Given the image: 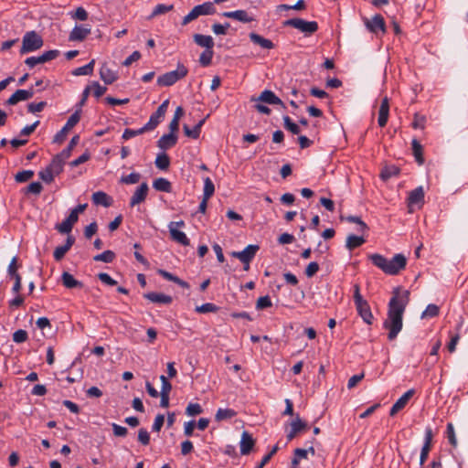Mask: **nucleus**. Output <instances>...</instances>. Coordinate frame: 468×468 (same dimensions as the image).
I'll return each mask as SVG.
<instances>
[{
  "label": "nucleus",
  "mask_w": 468,
  "mask_h": 468,
  "mask_svg": "<svg viewBox=\"0 0 468 468\" xmlns=\"http://www.w3.org/2000/svg\"><path fill=\"white\" fill-rule=\"evenodd\" d=\"M28 335L26 330L18 329L13 334V341L17 344L24 343L27 340Z\"/></svg>",
  "instance_id": "6e6d98bb"
},
{
  "label": "nucleus",
  "mask_w": 468,
  "mask_h": 468,
  "mask_svg": "<svg viewBox=\"0 0 468 468\" xmlns=\"http://www.w3.org/2000/svg\"><path fill=\"white\" fill-rule=\"evenodd\" d=\"M283 125L284 128L290 131L292 134H299L300 128L294 123L289 116H283Z\"/></svg>",
  "instance_id": "8fccbe9b"
},
{
  "label": "nucleus",
  "mask_w": 468,
  "mask_h": 468,
  "mask_svg": "<svg viewBox=\"0 0 468 468\" xmlns=\"http://www.w3.org/2000/svg\"><path fill=\"white\" fill-rule=\"evenodd\" d=\"M153 187L157 191L170 193L172 191L171 183L164 177H159L153 182Z\"/></svg>",
  "instance_id": "72a5a7b5"
},
{
  "label": "nucleus",
  "mask_w": 468,
  "mask_h": 468,
  "mask_svg": "<svg viewBox=\"0 0 468 468\" xmlns=\"http://www.w3.org/2000/svg\"><path fill=\"white\" fill-rule=\"evenodd\" d=\"M223 16L232 18L242 23H250L254 21V17L250 16L246 10L228 11L222 14Z\"/></svg>",
  "instance_id": "6ab92c4d"
},
{
  "label": "nucleus",
  "mask_w": 468,
  "mask_h": 468,
  "mask_svg": "<svg viewBox=\"0 0 468 468\" xmlns=\"http://www.w3.org/2000/svg\"><path fill=\"white\" fill-rule=\"evenodd\" d=\"M34 96L33 89L17 90L5 101L6 105H16L17 102L27 101Z\"/></svg>",
  "instance_id": "ddd939ff"
},
{
  "label": "nucleus",
  "mask_w": 468,
  "mask_h": 468,
  "mask_svg": "<svg viewBox=\"0 0 468 468\" xmlns=\"http://www.w3.org/2000/svg\"><path fill=\"white\" fill-rule=\"evenodd\" d=\"M90 34V27L75 26L69 36V41H83Z\"/></svg>",
  "instance_id": "f3484780"
},
{
  "label": "nucleus",
  "mask_w": 468,
  "mask_h": 468,
  "mask_svg": "<svg viewBox=\"0 0 468 468\" xmlns=\"http://www.w3.org/2000/svg\"><path fill=\"white\" fill-rule=\"evenodd\" d=\"M66 160L62 158L58 154H56L50 164L44 169L38 173V176L45 183L50 184L53 182L55 176H58L62 171L65 165Z\"/></svg>",
  "instance_id": "7ed1b4c3"
},
{
  "label": "nucleus",
  "mask_w": 468,
  "mask_h": 468,
  "mask_svg": "<svg viewBox=\"0 0 468 468\" xmlns=\"http://www.w3.org/2000/svg\"><path fill=\"white\" fill-rule=\"evenodd\" d=\"M399 168L396 165L386 166L380 173V177L383 180H388L389 178L396 176L399 174Z\"/></svg>",
  "instance_id": "a19ab883"
},
{
  "label": "nucleus",
  "mask_w": 468,
  "mask_h": 468,
  "mask_svg": "<svg viewBox=\"0 0 468 468\" xmlns=\"http://www.w3.org/2000/svg\"><path fill=\"white\" fill-rule=\"evenodd\" d=\"M148 185L147 183H142L134 191L133 195L131 197L130 200V206L134 207L142 202H144L147 197L148 194Z\"/></svg>",
  "instance_id": "2eb2a0df"
},
{
  "label": "nucleus",
  "mask_w": 468,
  "mask_h": 468,
  "mask_svg": "<svg viewBox=\"0 0 468 468\" xmlns=\"http://www.w3.org/2000/svg\"><path fill=\"white\" fill-rule=\"evenodd\" d=\"M78 219L79 218L75 216V213H69L68 218H66L60 224L56 225V229L62 234H69Z\"/></svg>",
  "instance_id": "4be33fe9"
},
{
  "label": "nucleus",
  "mask_w": 468,
  "mask_h": 468,
  "mask_svg": "<svg viewBox=\"0 0 468 468\" xmlns=\"http://www.w3.org/2000/svg\"><path fill=\"white\" fill-rule=\"evenodd\" d=\"M415 391L414 389H409L405 392L391 407L389 415L395 416L399 411L403 410L408 404L409 400L412 398Z\"/></svg>",
  "instance_id": "4468645a"
},
{
  "label": "nucleus",
  "mask_w": 468,
  "mask_h": 468,
  "mask_svg": "<svg viewBox=\"0 0 468 468\" xmlns=\"http://www.w3.org/2000/svg\"><path fill=\"white\" fill-rule=\"evenodd\" d=\"M46 101L31 102L27 105V111L31 113L39 112L46 107Z\"/></svg>",
  "instance_id": "680f3d73"
},
{
  "label": "nucleus",
  "mask_w": 468,
  "mask_h": 468,
  "mask_svg": "<svg viewBox=\"0 0 468 468\" xmlns=\"http://www.w3.org/2000/svg\"><path fill=\"white\" fill-rule=\"evenodd\" d=\"M283 27H292L298 29L305 36H310L315 33L319 27L316 21H306L302 18H291L283 22Z\"/></svg>",
  "instance_id": "423d86ee"
},
{
  "label": "nucleus",
  "mask_w": 468,
  "mask_h": 468,
  "mask_svg": "<svg viewBox=\"0 0 468 468\" xmlns=\"http://www.w3.org/2000/svg\"><path fill=\"white\" fill-rule=\"evenodd\" d=\"M409 291H405L402 295H399V290L397 288L388 303V318L383 325L388 330V338L390 341L394 340L402 329V317L409 301Z\"/></svg>",
  "instance_id": "f257e3e1"
},
{
  "label": "nucleus",
  "mask_w": 468,
  "mask_h": 468,
  "mask_svg": "<svg viewBox=\"0 0 468 468\" xmlns=\"http://www.w3.org/2000/svg\"><path fill=\"white\" fill-rule=\"evenodd\" d=\"M33 176H34V172L33 171H31V170H23V171L18 172L16 175L15 179L18 183H24V182H27L29 179H31L33 177Z\"/></svg>",
  "instance_id": "5fc2aeb1"
},
{
  "label": "nucleus",
  "mask_w": 468,
  "mask_h": 468,
  "mask_svg": "<svg viewBox=\"0 0 468 468\" xmlns=\"http://www.w3.org/2000/svg\"><path fill=\"white\" fill-rule=\"evenodd\" d=\"M249 37L251 42H253L256 45H259L262 48L271 49L274 48V44L272 43V41H271L268 38L263 37L262 36H261L255 32L250 33Z\"/></svg>",
  "instance_id": "c756f323"
},
{
  "label": "nucleus",
  "mask_w": 468,
  "mask_h": 468,
  "mask_svg": "<svg viewBox=\"0 0 468 468\" xmlns=\"http://www.w3.org/2000/svg\"><path fill=\"white\" fill-rule=\"evenodd\" d=\"M366 242V239L363 237L356 236V235H348L346 238V247L349 250H353L360 246H362Z\"/></svg>",
  "instance_id": "f704fd0d"
},
{
  "label": "nucleus",
  "mask_w": 468,
  "mask_h": 468,
  "mask_svg": "<svg viewBox=\"0 0 468 468\" xmlns=\"http://www.w3.org/2000/svg\"><path fill=\"white\" fill-rule=\"evenodd\" d=\"M43 187L39 182H32L27 186V192L38 195L41 193Z\"/></svg>",
  "instance_id": "774afa93"
},
{
  "label": "nucleus",
  "mask_w": 468,
  "mask_h": 468,
  "mask_svg": "<svg viewBox=\"0 0 468 468\" xmlns=\"http://www.w3.org/2000/svg\"><path fill=\"white\" fill-rule=\"evenodd\" d=\"M160 380L162 382V388H161L160 394L169 395V393H170V391L172 389L171 383L168 381L167 378L165 377L164 375H162L160 377Z\"/></svg>",
  "instance_id": "338daca9"
},
{
  "label": "nucleus",
  "mask_w": 468,
  "mask_h": 468,
  "mask_svg": "<svg viewBox=\"0 0 468 468\" xmlns=\"http://www.w3.org/2000/svg\"><path fill=\"white\" fill-rule=\"evenodd\" d=\"M80 116L79 112H75L73 114H71L62 129L55 134L53 143L61 144L66 139L68 132L80 122Z\"/></svg>",
  "instance_id": "6e6552de"
},
{
  "label": "nucleus",
  "mask_w": 468,
  "mask_h": 468,
  "mask_svg": "<svg viewBox=\"0 0 468 468\" xmlns=\"http://www.w3.org/2000/svg\"><path fill=\"white\" fill-rule=\"evenodd\" d=\"M193 11L197 16V18L200 16H208L216 13V7L214 3L205 2L201 5L194 6Z\"/></svg>",
  "instance_id": "cd10ccee"
},
{
  "label": "nucleus",
  "mask_w": 468,
  "mask_h": 468,
  "mask_svg": "<svg viewBox=\"0 0 468 468\" xmlns=\"http://www.w3.org/2000/svg\"><path fill=\"white\" fill-rule=\"evenodd\" d=\"M364 22L367 28L372 33L386 32L385 20L381 15H375L371 19L365 18Z\"/></svg>",
  "instance_id": "f8f14e48"
},
{
  "label": "nucleus",
  "mask_w": 468,
  "mask_h": 468,
  "mask_svg": "<svg viewBox=\"0 0 468 468\" xmlns=\"http://www.w3.org/2000/svg\"><path fill=\"white\" fill-rule=\"evenodd\" d=\"M440 308L438 305L431 303L421 314V318H432L439 315Z\"/></svg>",
  "instance_id": "de8ad7c7"
},
{
  "label": "nucleus",
  "mask_w": 468,
  "mask_h": 468,
  "mask_svg": "<svg viewBox=\"0 0 468 468\" xmlns=\"http://www.w3.org/2000/svg\"><path fill=\"white\" fill-rule=\"evenodd\" d=\"M318 271L319 264L315 261H312L307 265L304 273L308 278H312Z\"/></svg>",
  "instance_id": "69168bd1"
},
{
  "label": "nucleus",
  "mask_w": 468,
  "mask_h": 468,
  "mask_svg": "<svg viewBox=\"0 0 468 468\" xmlns=\"http://www.w3.org/2000/svg\"><path fill=\"white\" fill-rule=\"evenodd\" d=\"M114 258H115V253L113 251L108 250L103 251L101 254L94 256L93 260L95 261H102V262H106V263H111L113 261Z\"/></svg>",
  "instance_id": "a18cd8bd"
},
{
  "label": "nucleus",
  "mask_w": 468,
  "mask_h": 468,
  "mask_svg": "<svg viewBox=\"0 0 468 468\" xmlns=\"http://www.w3.org/2000/svg\"><path fill=\"white\" fill-rule=\"evenodd\" d=\"M144 297L152 303L159 304H170L173 302V298L170 295H166L161 292H150L144 294Z\"/></svg>",
  "instance_id": "412c9836"
},
{
  "label": "nucleus",
  "mask_w": 468,
  "mask_h": 468,
  "mask_svg": "<svg viewBox=\"0 0 468 468\" xmlns=\"http://www.w3.org/2000/svg\"><path fill=\"white\" fill-rule=\"evenodd\" d=\"M174 9V5H165V4H158L154 8L151 16L149 18H153L154 16H157L159 15L165 14L169 11H172Z\"/></svg>",
  "instance_id": "37998d69"
},
{
  "label": "nucleus",
  "mask_w": 468,
  "mask_h": 468,
  "mask_svg": "<svg viewBox=\"0 0 468 468\" xmlns=\"http://www.w3.org/2000/svg\"><path fill=\"white\" fill-rule=\"evenodd\" d=\"M260 247L258 245H248L241 251H233L231 256L239 259L242 263H250L255 257Z\"/></svg>",
  "instance_id": "9b49d317"
},
{
  "label": "nucleus",
  "mask_w": 468,
  "mask_h": 468,
  "mask_svg": "<svg viewBox=\"0 0 468 468\" xmlns=\"http://www.w3.org/2000/svg\"><path fill=\"white\" fill-rule=\"evenodd\" d=\"M44 41L42 37L34 30L27 31L22 38V47L20 54H27L34 52L43 47Z\"/></svg>",
  "instance_id": "20e7f679"
},
{
  "label": "nucleus",
  "mask_w": 468,
  "mask_h": 468,
  "mask_svg": "<svg viewBox=\"0 0 468 468\" xmlns=\"http://www.w3.org/2000/svg\"><path fill=\"white\" fill-rule=\"evenodd\" d=\"M79 140H80V136L79 135L73 136L71 138L69 145L65 149H63L58 154L67 161V159H69V157L71 154L72 149L79 143Z\"/></svg>",
  "instance_id": "79ce46f5"
},
{
  "label": "nucleus",
  "mask_w": 468,
  "mask_h": 468,
  "mask_svg": "<svg viewBox=\"0 0 468 468\" xmlns=\"http://www.w3.org/2000/svg\"><path fill=\"white\" fill-rule=\"evenodd\" d=\"M90 90H93V95L98 99L101 97L107 90V88L104 86H101L98 81H93L91 83Z\"/></svg>",
  "instance_id": "4d7b16f0"
},
{
  "label": "nucleus",
  "mask_w": 468,
  "mask_h": 468,
  "mask_svg": "<svg viewBox=\"0 0 468 468\" xmlns=\"http://www.w3.org/2000/svg\"><path fill=\"white\" fill-rule=\"evenodd\" d=\"M74 242H75V238L71 235H69L66 239L65 244L62 246H58L55 249L54 253H53L54 259L57 261H61L64 258L65 254L73 246Z\"/></svg>",
  "instance_id": "a211bd4d"
},
{
  "label": "nucleus",
  "mask_w": 468,
  "mask_h": 468,
  "mask_svg": "<svg viewBox=\"0 0 468 468\" xmlns=\"http://www.w3.org/2000/svg\"><path fill=\"white\" fill-rule=\"evenodd\" d=\"M185 226V222L183 220L180 221H172L168 225L169 232L173 240L177 243L187 246L189 245V239L186 235L178 229L179 227Z\"/></svg>",
  "instance_id": "1a4fd4ad"
},
{
  "label": "nucleus",
  "mask_w": 468,
  "mask_h": 468,
  "mask_svg": "<svg viewBox=\"0 0 468 468\" xmlns=\"http://www.w3.org/2000/svg\"><path fill=\"white\" fill-rule=\"evenodd\" d=\"M194 41L197 45L205 48L206 49H213L214 40L211 36L195 34Z\"/></svg>",
  "instance_id": "473e14b6"
},
{
  "label": "nucleus",
  "mask_w": 468,
  "mask_h": 468,
  "mask_svg": "<svg viewBox=\"0 0 468 468\" xmlns=\"http://www.w3.org/2000/svg\"><path fill=\"white\" fill-rule=\"evenodd\" d=\"M424 201V190L422 186H419L410 192L408 202L409 205H419Z\"/></svg>",
  "instance_id": "2f4dec72"
},
{
  "label": "nucleus",
  "mask_w": 468,
  "mask_h": 468,
  "mask_svg": "<svg viewBox=\"0 0 468 468\" xmlns=\"http://www.w3.org/2000/svg\"><path fill=\"white\" fill-rule=\"evenodd\" d=\"M271 305H272L271 300L270 296H268V295L260 297L256 303V308L258 310H262V309L271 307Z\"/></svg>",
  "instance_id": "13d9d810"
},
{
  "label": "nucleus",
  "mask_w": 468,
  "mask_h": 468,
  "mask_svg": "<svg viewBox=\"0 0 468 468\" xmlns=\"http://www.w3.org/2000/svg\"><path fill=\"white\" fill-rule=\"evenodd\" d=\"M187 73V68L182 63H178L176 70H172L159 76L157 78V84L163 87L172 86L179 80L185 78Z\"/></svg>",
  "instance_id": "39448f33"
},
{
  "label": "nucleus",
  "mask_w": 468,
  "mask_h": 468,
  "mask_svg": "<svg viewBox=\"0 0 468 468\" xmlns=\"http://www.w3.org/2000/svg\"><path fill=\"white\" fill-rule=\"evenodd\" d=\"M145 129L144 128V126L138 130H132V129H125L123 133H122V139L124 140H129L136 135H139V134H142L144 133H145Z\"/></svg>",
  "instance_id": "052dcab7"
},
{
  "label": "nucleus",
  "mask_w": 468,
  "mask_h": 468,
  "mask_svg": "<svg viewBox=\"0 0 468 468\" xmlns=\"http://www.w3.org/2000/svg\"><path fill=\"white\" fill-rule=\"evenodd\" d=\"M254 444L255 441L252 436L248 431H243L240 440V453L243 455L249 454Z\"/></svg>",
  "instance_id": "a878e982"
},
{
  "label": "nucleus",
  "mask_w": 468,
  "mask_h": 468,
  "mask_svg": "<svg viewBox=\"0 0 468 468\" xmlns=\"http://www.w3.org/2000/svg\"><path fill=\"white\" fill-rule=\"evenodd\" d=\"M350 223H356L359 228L357 229L358 232H366L368 229L367 225L361 219L360 217L357 216H348L346 218Z\"/></svg>",
  "instance_id": "3c124183"
},
{
  "label": "nucleus",
  "mask_w": 468,
  "mask_h": 468,
  "mask_svg": "<svg viewBox=\"0 0 468 468\" xmlns=\"http://www.w3.org/2000/svg\"><path fill=\"white\" fill-rule=\"evenodd\" d=\"M91 200L96 206H102L104 207H109L112 206V197H109L103 191H97L92 194Z\"/></svg>",
  "instance_id": "bb28decb"
},
{
  "label": "nucleus",
  "mask_w": 468,
  "mask_h": 468,
  "mask_svg": "<svg viewBox=\"0 0 468 468\" xmlns=\"http://www.w3.org/2000/svg\"><path fill=\"white\" fill-rule=\"evenodd\" d=\"M188 416H196L202 413V408L198 403H189L186 409Z\"/></svg>",
  "instance_id": "bf43d9fd"
},
{
  "label": "nucleus",
  "mask_w": 468,
  "mask_h": 468,
  "mask_svg": "<svg viewBox=\"0 0 468 468\" xmlns=\"http://www.w3.org/2000/svg\"><path fill=\"white\" fill-rule=\"evenodd\" d=\"M138 441L144 446L150 443V434L147 430L142 428L138 431Z\"/></svg>",
  "instance_id": "e2e57ef3"
},
{
  "label": "nucleus",
  "mask_w": 468,
  "mask_h": 468,
  "mask_svg": "<svg viewBox=\"0 0 468 468\" xmlns=\"http://www.w3.org/2000/svg\"><path fill=\"white\" fill-rule=\"evenodd\" d=\"M215 192V186L212 180L209 177L204 178V189H203V197L206 198H210Z\"/></svg>",
  "instance_id": "49530a36"
},
{
  "label": "nucleus",
  "mask_w": 468,
  "mask_h": 468,
  "mask_svg": "<svg viewBox=\"0 0 468 468\" xmlns=\"http://www.w3.org/2000/svg\"><path fill=\"white\" fill-rule=\"evenodd\" d=\"M100 77L105 84L109 85L113 83L118 76L117 73L112 70L107 64H103L100 69Z\"/></svg>",
  "instance_id": "c85d7f7f"
},
{
  "label": "nucleus",
  "mask_w": 468,
  "mask_h": 468,
  "mask_svg": "<svg viewBox=\"0 0 468 468\" xmlns=\"http://www.w3.org/2000/svg\"><path fill=\"white\" fill-rule=\"evenodd\" d=\"M204 122H205V120H201L197 124H196L193 127V129H190L187 125H184L185 134L193 139L198 138V136L200 134L201 127Z\"/></svg>",
  "instance_id": "58836bf2"
},
{
  "label": "nucleus",
  "mask_w": 468,
  "mask_h": 468,
  "mask_svg": "<svg viewBox=\"0 0 468 468\" xmlns=\"http://www.w3.org/2000/svg\"><path fill=\"white\" fill-rule=\"evenodd\" d=\"M58 55L59 51L57 49L48 50L38 57H29L26 58L25 64L27 65L29 68H34L37 64H43L48 61L55 59Z\"/></svg>",
  "instance_id": "9d476101"
},
{
  "label": "nucleus",
  "mask_w": 468,
  "mask_h": 468,
  "mask_svg": "<svg viewBox=\"0 0 468 468\" xmlns=\"http://www.w3.org/2000/svg\"><path fill=\"white\" fill-rule=\"evenodd\" d=\"M255 101L264 102L271 105H281L285 108L282 101L275 95V93L270 90H264L261 95Z\"/></svg>",
  "instance_id": "dca6fc26"
},
{
  "label": "nucleus",
  "mask_w": 468,
  "mask_h": 468,
  "mask_svg": "<svg viewBox=\"0 0 468 468\" xmlns=\"http://www.w3.org/2000/svg\"><path fill=\"white\" fill-rule=\"evenodd\" d=\"M141 179V175L139 173L133 172L127 176H122L120 178V183L125 185H133L137 184Z\"/></svg>",
  "instance_id": "c03bdc74"
},
{
  "label": "nucleus",
  "mask_w": 468,
  "mask_h": 468,
  "mask_svg": "<svg viewBox=\"0 0 468 468\" xmlns=\"http://www.w3.org/2000/svg\"><path fill=\"white\" fill-rule=\"evenodd\" d=\"M412 153L415 157L416 162L419 165H422L424 163L423 151L421 144L416 140H412Z\"/></svg>",
  "instance_id": "e433bc0d"
},
{
  "label": "nucleus",
  "mask_w": 468,
  "mask_h": 468,
  "mask_svg": "<svg viewBox=\"0 0 468 468\" xmlns=\"http://www.w3.org/2000/svg\"><path fill=\"white\" fill-rule=\"evenodd\" d=\"M214 55L213 49H205L200 57H199V62L203 67H207L211 64L212 58Z\"/></svg>",
  "instance_id": "09e8293b"
},
{
  "label": "nucleus",
  "mask_w": 468,
  "mask_h": 468,
  "mask_svg": "<svg viewBox=\"0 0 468 468\" xmlns=\"http://www.w3.org/2000/svg\"><path fill=\"white\" fill-rule=\"evenodd\" d=\"M237 415V412L232 409H218L216 412L215 419L217 421L232 419Z\"/></svg>",
  "instance_id": "c9c22d12"
},
{
  "label": "nucleus",
  "mask_w": 468,
  "mask_h": 468,
  "mask_svg": "<svg viewBox=\"0 0 468 468\" xmlns=\"http://www.w3.org/2000/svg\"><path fill=\"white\" fill-rule=\"evenodd\" d=\"M355 304L359 315L364 320V322L367 324H371L373 321V314L371 313L368 303L367 301H363Z\"/></svg>",
  "instance_id": "5701e85b"
},
{
  "label": "nucleus",
  "mask_w": 468,
  "mask_h": 468,
  "mask_svg": "<svg viewBox=\"0 0 468 468\" xmlns=\"http://www.w3.org/2000/svg\"><path fill=\"white\" fill-rule=\"evenodd\" d=\"M218 307L211 303H207L202 305L196 307V312L199 314H206V313H215L218 311Z\"/></svg>",
  "instance_id": "603ef678"
},
{
  "label": "nucleus",
  "mask_w": 468,
  "mask_h": 468,
  "mask_svg": "<svg viewBox=\"0 0 468 468\" xmlns=\"http://www.w3.org/2000/svg\"><path fill=\"white\" fill-rule=\"evenodd\" d=\"M95 60H90L88 64L79 67L72 71L74 76L90 75L93 72Z\"/></svg>",
  "instance_id": "4c0bfd02"
},
{
  "label": "nucleus",
  "mask_w": 468,
  "mask_h": 468,
  "mask_svg": "<svg viewBox=\"0 0 468 468\" xmlns=\"http://www.w3.org/2000/svg\"><path fill=\"white\" fill-rule=\"evenodd\" d=\"M388 113H389V103L388 97L383 98L379 112H378V123L380 127H384L388 119Z\"/></svg>",
  "instance_id": "b1692460"
},
{
  "label": "nucleus",
  "mask_w": 468,
  "mask_h": 468,
  "mask_svg": "<svg viewBox=\"0 0 468 468\" xmlns=\"http://www.w3.org/2000/svg\"><path fill=\"white\" fill-rule=\"evenodd\" d=\"M71 17L77 20L85 21L88 18V13L82 6H80L73 14H71Z\"/></svg>",
  "instance_id": "0e129e2a"
},
{
  "label": "nucleus",
  "mask_w": 468,
  "mask_h": 468,
  "mask_svg": "<svg viewBox=\"0 0 468 468\" xmlns=\"http://www.w3.org/2000/svg\"><path fill=\"white\" fill-rule=\"evenodd\" d=\"M177 143V135L176 133L164 134L157 141V146L162 150H167L175 146Z\"/></svg>",
  "instance_id": "393cba45"
},
{
  "label": "nucleus",
  "mask_w": 468,
  "mask_h": 468,
  "mask_svg": "<svg viewBox=\"0 0 468 468\" xmlns=\"http://www.w3.org/2000/svg\"><path fill=\"white\" fill-rule=\"evenodd\" d=\"M368 260H370L374 266L388 275L399 274L407 265V259L401 253L395 254L391 260L387 259L381 254L373 253L368 255Z\"/></svg>",
  "instance_id": "f03ea898"
},
{
  "label": "nucleus",
  "mask_w": 468,
  "mask_h": 468,
  "mask_svg": "<svg viewBox=\"0 0 468 468\" xmlns=\"http://www.w3.org/2000/svg\"><path fill=\"white\" fill-rule=\"evenodd\" d=\"M168 104L169 101L165 100L157 108V110L152 113L147 123L144 125V128L146 132L154 130L162 122L167 111Z\"/></svg>",
  "instance_id": "0eeeda50"
},
{
  "label": "nucleus",
  "mask_w": 468,
  "mask_h": 468,
  "mask_svg": "<svg viewBox=\"0 0 468 468\" xmlns=\"http://www.w3.org/2000/svg\"><path fill=\"white\" fill-rule=\"evenodd\" d=\"M62 284L68 289L82 288L83 283L76 280L72 274L68 271H64L61 275Z\"/></svg>",
  "instance_id": "7c9ffc66"
},
{
  "label": "nucleus",
  "mask_w": 468,
  "mask_h": 468,
  "mask_svg": "<svg viewBox=\"0 0 468 468\" xmlns=\"http://www.w3.org/2000/svg\"><path fill=\"white\" fill-rule=\"evenodd\" d=\"M154 164L160 170H166L170 165V158L165 153L159 154L156 156Z\"/></svg>",
  "instance_id": "ea45409f"
},
{
  "label": "nucleus",
  "mask_w": 468,
  "mask_h": 468,
  "mask_svg": "<svg viewBox=\"0 0 468 468\" xmlns=\"http://www.w3.org/2000/svg\"><path fill=\"white\" fill-rule=\"evenodd\" d=\"M307 429V424L301 420L299 415L291 422V431L287 433V440L292 441L297 433Z\"/></svg>",
  "instance_id": "aec40b11"
},
{
  "label": "nucleus",
  "mask_w": 468,
  "mask_h": 468,
  "mask_svg": "<svg viewBox=\"0 0 468 468\" xmlns=\"http://www.w3.org/2000/svg\"><path fill=\"white\" fill-rule=\"evenodd\" d=\"M446 435H447L448 441L451 443V445H452L453 447H456L457 446V439H456L453 424L451 422L447 424Z\"/></svg>",
  "instance_id": "864d4df0"
}]
</instances>
